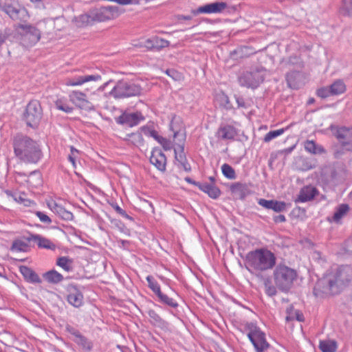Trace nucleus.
Instances as JSON below:
<instances>
[{
	"label": "nucleus",
	"mask_w": 352,
	"mask_h": 352,
	"mask_svg": "<svg viewBox=\"0 0 352 352\" xmlns=\"http://www.w3.org/2000/svg\"><path fill=\"white\" fill-rule=\"evenodd\" d=\"M140 130L145 135L151 137V138H154L155 140H157V142H158V140H160V138L162 137L158 135L157 132L155 130L151 129L149 126H142L140 128Z\"/></svg>",
	"instance_id": "nucleus-44"
},
{
	"label": "nucleus",
	"mask_w": 352,
	"mask_h": 352,
	"mask_svg": "<svg viewBox=\"0 0 352 352\" xmlns=\"http://www.w3.org/2000/svg\"><path fill=\"white\" fill-rule=\"evenodd\" d=\"M264 287L265 292L269 296H275L277 293V287L276 285H273L271 280L269 278L264 279Z\"/></svg>",
	"instance_id": "nucleus-37"
},
{
	"label": "nucleus",
	"mask_w": 352,
	"mask_h": 352,
	"mask_svg": "<svg viewBox=\"0 0 352 352\" xmlns=\"http://www.w3.org/2000/svg\"><path fill=\"white\" fill-rule=\"evenodd\" d=\"M274 221L276 223H282L286 221V218L283 214H279L274 217Z\"/></svg>",
	"instance_id": "nucleus-57"
},
{
	"label": "nucleus",
	"mask_w": 352,
	"mask_h": 352,
	"mask_svg": "<svg viewBox=\"0 0 352 352\" xmlns=\"http://www.w3.org/2000/svg\"><path fill=\"white\" fill-rule=\"evenodd\" d=\"M35 214L42 223L46 224H50L52 223L51 219L45 213L41 211H36Z\"/></svg>",
	"instance_id": "nucleus-49"
},
{
	"label": "nucleus",
	"mask_w": 352,
	"mask_h": 352,
	"mask_svg": "<svg viewBox=\"0 0 352 352\" xmlns=\"http://www.w3.org/2000/svg\"><path fill=\"white\" fill-rule=\"evenodd\" d=\"M258 204L266 208V209H271L272 208V200H267V199H259L258 200Z\"/></svg>",
	"instance_id": "nucleus-50"
},
{
	"label": "nucleus",
	"mask_w": 352,
	"mask_h": 352,
	"mask_svg": "<svg viewBox=\"0 0 352 352\" xmlns=\"http://www.w3.org/2000/svg\"><path fill=\"white\" fill-rule=\"evenodd\" d=\"M50 210L62 219L65 221H71L74 218L73 214L63 208L61 205L56 202H52L49 204Z\"/></svg>",
	"instance_id": "nucleus-22"
},
{
	"label": "nucleus",
	"mask_w": 352,
	"mask_h": 352,
	"mask_svg": "<svg viewBox=\"0 0 352 352\" xmlns=\"http://www.w3.org/2000/svg\"><path fill=\"white\" fill-rule=\"evenodd\" d=\"M317 95L322 98H326L331 96L332 94L330 90V87H324L318 89L317 91Z\"/></svg>",
	"instance_id": "nucleus-47"
},
{
	"label": "nucleus",
	"mask_w": 352,
	"mask_h": 352,
	"mask_svg": "<svg viewBox=\"0 0 352 352\" xmlns=\"http://www.w3.org/2000/svg\"><path fill=\"white\" fill-rule=\"evenodd\" d=\"M157 296L158 297L159 300L163 304H165L173 308H177L178 307V303L175 299L168 296L166 294H163L162 292H160L157 295Z\"/></svg>",
	"instance_id": "nucleus-36"
},
{
	"label": "nucleus",
	"mask_w": 352,
	"mask_h": 352,
	"mask_svg": "<svg viewBox=\"0 0 352 352\" xmlns=\"http://www.w3.org/2000/svg\"><path fill=\"white\" fill-rule=\"evenodd\" d=\"M148 315L149 316V320L153 325L161 329L166 327L167 322L163 320L154 310H148Z\"/></svg>",
	"instance_id": "nucleus-28"
},
{
	"label": "nucleus",
	"mask_w": 352,
	"mask_h": 352,
	"mask_svg": "<svg viewBox=\"0 0 352 352\" xmlns=\"http://www.w3.org/2000/svg\"><path fill=\"white\" fill-rule=\"evenodd\" d=\"M341 12L344 15L352 14V0H343Z\"/></svg>",
	"instance_id": "nucleus-45"
},
{
	"label": "nucleus",
	"mask_w": 352,
	"mask_h": 352,
	"mask_svg": "<svg viewBox=\"0 0 352 352\" xmlns=\"http://www.w3.org/2000/svg\"><path fill=\"white\" fill-rule=\"evenodd\" d=\"M236 102L237 103L238 107L246 108V104L243 98L239 96H235Z\"/></svg>",
	"instance_id": "nucleus-56"
},
{
	"label": "nucleus",
	"mask_w": 352,
	"mask_h": 352,
	"mask_svg": "<svg viewBox=\"0 0 352 352\" xmlns=\"http://www.w3.org/2000/svg\"><path fill=\"white\" fill-rule=\"evenodd\" d=\"M228 8V4L223 1H216L199 7L196 10H192L194 15L199 14H219L222 13Z\"/></svg>",
	"instance_id": "nucleus-11"
},
{
	"label": "nucleus",
	"mask_w": 352,
	"mask_h": 352,
	"mask_svg": "<svg viewBox=\"0 0 352 352\" xmlns=\"http://www.w3.org/2000/svg\"><path fill=\"white\" fill-rule=\"evenodd\" d=\"M30 240L36 243L40 248H45L47 250H54L56 248L55 244H54L50 239L39 234H32L30 238Z\"/></svg>",
	"instance_id": "nucleus-25"
},
{
	"label": "nucleus",
	"mask_w": 352,
	"mask_h": 352,
	"mask_svg": "<svg viewBox=\"0 0 352 352\" xmlns=\"http://www.w3.org/2000/svg\"><path fill=\"white\" fill-rule=\"evenodd\" d=\"M302 75L298 71L289 72L286 75L288 86L294 89H298L302 85Z\"/></svg>",
	"instance_id": "nucleus-23"
},
{
	"label": "nucleus",
	"mask_w": 352,
	"mask_h": 352,
	"mask_svg": "<svg viewBox=\"0 0 352 352\" xmlns=\"http://www.w3.org/2000/svg\"><path fill=\"white\" fill-rule=\"evenodd\" d=\"M344 250L349 254H352V238L346 240L344 243Z\"/></svg>",
	"instance_id": "nucleus-54"
},
{
	"label": "nucleus",
	"mask_w": 352,
	"mask_h": 352,
	"mask_svg": "<svg viewBox=\"0 0 352 352\" xmlns=\"http://www.w3.org/2000/svg\"><path fill=\"white\" fill-rule=\"evenodd\" d=\"M28 249L29 245L28 242L21 239H17L13 241L10 250L12 252H28Z\"/></svg>",
	"instance_id": "nucleus-34"
},
{
	"label": "nucleus",
	"mask_w": 352,
	"mask_h": 352,
	"mask_svg": "<svg viewBox=\"0 0 352 352\" xmlns=\"http://www.w3.org/2000/svg\"><path fill=\"white\" fill-rule=\"evenodd\" d=\"M178 19L179 20H191L192 19L190 15H180Z\"/></svg>",
	"instance_id": "nucleus-60"
},
{
	"label": "nucleus",
	"mask_w": 352,
	"mask_h": 352,
	"mask_svg": "<svg viewBox=\"0 0 352 352\" xmlns=\"http://www.w3.org/2000/svg\"><path fill=\"white\" fill-rule=\"evenodd\" d=\"M289 63L292 65H296L297 68H302V63L300 60V58L295 56V57H291L289 60Z\"/></svg>",
	"instance_id": "nucleus-53"
},
{
	"label": "nucleus",
	"mask_w": 352,
	"mask_h": 352,
	"mask_svg": "<svg viewBox=\"0 0 352 352\" xmlns=\"http://www.w3.org/2000/svg\"><path fill=\"white\" fill-rule=\"evenodd\" d=\"M42 118V109L37 100H32L27 105L25 114L27 124L31 127H36Z\"/></svg>",
	"instance_id": "nucleus-8"
},
{
	"label": "nucleus",
	"mask_w": 352,
	"mask_h": 352,
	"mask_svg": "<svg viewBox=\"0 0 352 352\" xmlns=\"http://www.w3.org/2000/svg\"><path fill=\"white\" fill-rule=\"evenodd\" d=\"M275 254L267 248H258L248 253L245 259L246 269L253 274L272 270L276 265Z\"/></svg>",
	"instance_id": "nucleus-3"
},
{
	"label": "nucleus",
	"mask_w": 352,
	"mask_h": 352,
	"mask_svg": "<svg viewBox=\"0 0 352 352\" xmlns=\"http://www.w3.org/2000/svg\"><path fill=\"white\" fill-rule=\"evenodd\" d=\"M295 318L300 322H302L304 320V316L302 313H300L298 311H296L295 313Z\"/></svg>",
	"instance_id": "nucleus-58"
},
{
	"label": "nucleus",
	"mask_w": 352,
	"mask_h": 352,
	"mask_svg": "<svg viewBox=\"0 0 352 352\" xmlns=\"http://www.w3.org/2000/svg\"><path fill=\"white\" fill-rule=\"evenodd\" d=\"M352 281V267L342 265L328 272L319 279L314 287V295L322 298L329 295L340 294Z\"/></svg>",
	"instance_id": "nucleus-1"
},
{
	"label": "nucleus",
	"mask_w": 352,
	"mask_h": 352,
	"mask_svg": "<svg viewBox=\"0 0 352 352\" xmlns=\"http://www.w3.org/2000/svg\"><path fill=\"white\" fill-rule=\"evenodd\" d=\"M267 73L268 72L263 67H256L243 72L239 77V82L242 87L255 89L263 82Z\"/></svg>",
	"instance_id": "nucleus-6"
},
{
	"label": "nucleus",
	"mask_w": 352,
	"mask_h": 352,
	"mask_svg": "<svg viewBox=\"0 0 352 352\" xmlns=\"http://www.w3.org/2000/svg\"><path fill=\"white\" fill-rule=\"evenodd\" d=\"M5 41V36L2 34L0 35V45H1Z\"/></svg>",
	"instance_id": "nucleus-63"
},
{
	"label": "nucleus",
	"mask_w": 352,
	"mask_h": 352,
	"mask_svg": "<svg viewBox=\"0 0 352 352\" xmlns=\"http://www.w3.org/2000/svg\"><path fill=\"white\" fill-rule=\"evenodd\" d=\"M158 142L162 146L165 151H170L173 148L172 142L165 138L161 137Z\"/></svg>",
	"instance_id": "nucleus-48"
},
{
	"label": "nucleus",
	"mask_w": 352,
	"mask_h": 352,
	"mask_svg": "<svg viewBox=\"0 0 352 352\" xmlns=\"http://www.w3.org/2000/svg\"><path fill=\"white\" fill-rule=\"evenodd\" d=\"M146 280L148 282V287L157 296L161 292L159 283L155 280V278L152 276H147Z\"/></svg>",
	"instance_id": "nucleus-41"
},
{
	"label": "nucleus",
	"mask_w": 352,
	"mask_h": 352,
	"mask_svg": "<svg viewBox=\"0 0 352 352\" xmlns=\"http://www.w3.org/2000/svg\"><path fill=\"white\" fill-rule=\"evenodd\" d=\"M0 9L8 14L12 19H15L18 17L19 10L10 5H5L1 6Z\"/></svg>",
	"instance_id": "nucleus-42"
},
{
	"label": "nucleus",
	"mask_w": 352,
	"mask_h": 352,
	"mask_svg": "<svg viewBox=\"0 0 352 352\" xmlns=\"http://www.w3.org/2000/svg\"><path fill=\"white\" fill-rule=\"evenodd\" d=\"M272 276L278 289L287 292L292 287L298 274L294 269L285 264H278L275 267Z\"/></svg>",
	"instance_id": "nucleus-5"
},
{
	"label": "nucleus",
	"mask_w": 352,
	"mask_h": 352,
	"mask_svg": "<svg viewBox=\"0 0 352 352\" xmlns=\"http://www.w3.org/2000/svg\"><path fill=\"white\" fill-rule=\"evenodd\" d=\"M56 265L67 272L72 270V260L67 256L58 258L56 261Z\"/></svg>",
	"instance_id": "nucleus-35"
},
{
	"label": "nucleus",
	"mask_w": 352,
	"mask_h": 352,
	"mask_svg": "<svg viewBox=\"0 0 352 352\" xmlns=\"http://www.w3.org/2000/svg\"><path fill=\"white\" fill-rule=\"evenodd\" d=\"M141 91L142 88L139 85L122 80L116 82L110 91V95L114 98H125L138 96Z\"/></svg>",
	"instance_id": "nucleus-7"
},
{
	"label": "nucleus",
	"mask_w": 352,
	"mask_h": 352,
	"mask_svg": "<svg viewBox=\"0 0 352 352\" xmlns=\"http://www.w3.org/2000/svg\"><path fill=\"white\" fill-rule=\"evenodd\" d=\"M294 318V317L292 315H289L286 317V320H293Z\"/></svg>",
	"instance_id": "nucleus-64"
},
{
	"label": "nucleus",
	"mask_w": 352,
	"mask_h": 352,
	"mask_svg": "<svg viewBox=\"0 0 352 352\" xmlns=\"http://www.w3.org/2000/svg\"><path fill=\"white\" fill-rule=\"evenodd\" d=\"M166 72L168 76H171L173 78H175V75L177 74L176 72L172 69H167Z\"/></svg>",
	"instance_id": "nucleus-61"
},
{
	"label": "nucleus",
	"mask_w": 352,
	"mask_h": 352,
	"mask_svg": "<svg viewBox=\"0 0 352 352\" xmlns=\"http://www.w3.org/2000/svg\"><path fill=\"white\" fill-rule=\"evenodd\" d=\"M19 271L28 281L31 283L39 282L38 275L31 268L27 266H21L19 267Z\"/></svg>",
	"instance_id": "nucleus-29"
},
{
	"label": "nucleus",
	"mask_w": 352,
	"mask_h": 352,
	"mask_svg": "<svg viewBox=\"0 0 352 352\" xmlns=\"http://www.w3.org/2000/svg\"><path fill=\"white\" fill-rule=\"evenodd\" d=\"M238 131L235 126L230 124L221 123L216 132V137L219 140H234Z\"/></svg>",
	"instance_id": "nucleus-13"
},
{
	"label": "nucleus",
	"mask_w": 352,
	"mask_h": 352,
	"mask_svg": "<svg viewBox=\"0 0 352 352\" xmlns=\"http://www.w3.org/2000/svg\"><path fill=\"white\" fill-rule=\"evenodd\" d=\"M13 147L15 155L25 163L36 164L43 157L40 144L28 136L22 135L15 136Z\"/></svg>",
	"instance_id": "nucleus-2"
},
{
	"label": "nucleus",
	"mask_w": 352,
	"mask_h": 352,
	"mask_svg": "<svg viewBox=\"0 0 352 352\" xmlns=\"http://www.w3.org/2000/svg\"><path fill=\"white\" fill-rule=\"evenodd\" d=\"M56 108L60 111L70 113L73 111L74 108L68 104L66 100L63 98L58 99L55 102Z\"/></svg>",
	"instance_id": "nucleus-38"
},
{
	"label": "nucleus",
	"mask_w": 352,
	"mask_h": 352,
	"mask_svg": "<svg viewBox=\"0 0 352 352\" xmlns=\"http://www.w3.org/2000/svg\"><path fill=\"white\" fill-rule=\"evenodd\" d=\"M43 276L50 283H58L63 280V275L56 270L47 272Z\"/></svg>",
	"instance_id": "nucleus-33"
},
{
	"label": "nucleus",
	"mask_w": 352,
	"mask_h": 352,
	"mask_svg": "<svg viewBox=\"0 0 352 352\" xmlns=\"http://www.w3.org/2000/svg\"><path fill=\"white\" fill-rule=\"evenodd\" d=\"M319 348L322 352H336L337 343L334 340H321L319 343Z\"/></svg>",
	"instance_id": "nucleus-31"
},
{
	"label": "nucleus",
	"mask_w": 352,
	"mask_h": 352,
	"mask_svg": "<svg viewBox=\"0 0 352 352\" xmlns=\"http://www.w3.org/2000/svg\"><path fill=\"white\" fill-rule=\"evenodd\" d=\"M78 150L74 148L73 146L71 147V154L68 156L69 161L72 164L73 167H76V157H75V153H78Z\"/></svg>",
	"instance_id": "nucleus-51"
},
{
	"label": "nucleus",
	"mask_w": 352,
	"mask_h": 352,
	"mask_svg": "<svg viewBox=\"0 0 352 352\" xmlns=\"http://www.w3.org/2000/svg\"><path fill=\"white\" fill-rule=\"evenodd\" d=\"M19 28L22 30L21 34L23 40H28L30 45H33L40 40L41 32L35 27L30 25H21Z\"/></svg>",
	"instance_id": "nucleus-17"
},
{
	"label": "nucleus",
	"mask_w": 352,
	"mask_h": 352,
	"mask_svg": "<svg viewBox=\"0 0 352 352\" xmlns=\"http://www.w3.org/2000/svg\"><path fill=\"white\" fill-rule=\"evenodd\" d=\"M119 15V8L115 6H100L90 9L75 17L76 25L80 28L92 25L96 23L111 20Z\"/></svg>",
	"instance_id": "nucleus-4"
},
{
	"label": "nucleus",
	"mask_w": 352,
	"mask_h": 352,
	"mask_svg": "<svg viewBox=\"0 0 352 352\" xmlns=\"http://www.w3.org/2000/svg\"><path fill=\"white\" fill-rule=\"evenodd\" d=\"M185 180L189 183V184H195V186H197V184H200L199 182H193L190 178L189 177H186L185 178Z\"/></svg>",
	"instance_id": "nucleus-62"
},
{
	"label": "nucleus",
	"mask_w": 352,
	"mask_h": 352,
	"mask_svg": "<svg viewBox=\"0 0 352 352\" xmlns=\"http://www.w3.org/2000/svg\"><path fill=\"white\" fill-rule=\"evenodd\" d=\"M330 129L342 145L349 144L352 142V127L331 125Z\"/></svg>",
	"instance_id": "nucleus-14"
},
{
	"label": "nucleus",
	"mask_w": 352,
	"mask_h": 352,
	"mask_svg": "<svg viewBox=\"0 0 352 352\" xmlns=\"http://www.w3.org/2000/svg\"><path fill=\"white\" fill-rule=\"evenodd\" d=\"M221 171L223 176L228 179H234L236 177L234 169L228 164L221 166Z\"/></svg>",
	"instance_id": "nucleus-39"
},
{
	"label": "nucleus",
	"mask_w": 352,
	"mask_h": 352,
	"mask_svg": "<svg viewBox=\"0 0 352 352\" xmlns=\"http://www.w3.org/2000/svg\"><path fill=\"white\" fill-rule=\"evenodd\" d=\"M169 45V41L158 36H153L141 43V46L151 50H160Z\"/></svg>",
	"instance_id": "nucleus-19"
},
{
	"label": "nucleus",
	"mask_w": 352,
	"mask_h": 352,
	"mask_svg": "<svg viewBox=\"0 0 352 352\" xmlns=\"http://www.w3.org/2000/svg\"><path fill=\"white\" fill-rule=\"evenodd\" d=\"M232 192L239 197V199H243L249 194V189L245 184L235 183L230 187Z\"/></svg>",
	"instance_id": "nucleus-26"
},
{
	"label": "nucleus",
	"mask_w": 352,
	"mask_h": 352,
	"mask_svg": "<svg viewBox=\"0 0 352 352\" xmlns=\"http://www.w3.org/2000/svg\"><path fill=\"white\" fill-rule=\"evenodd\" d=\"M116 3L120 5H131V4H138L139 3L138 0H116Z\"/></svg>",
	"instance_id": "nucleus-55"
},
{
	"label": "nucleus",
	"mask_w": 352,
	"mask_h": 352,
	"mask_svg": "<svg viewBox=\"0 0 352 352\" xmlns=\"http://www.w3.org/2000/svg\"><path fill=\"white\" fill-rule=\"evenodd\" d=\"M329 87L332 96L340 95L346 91V85L342 80L334 81Z\"/></svg>",
	"instance_id": "nucleus-30"
},
{
	"label": "nucleus",
	"mask_w": 352,
	"mask_h": 352,
	"mask_svg": "<svg viewBox=\"0 0 352 352\" xmlns=\"http://www.w3.org/2000/svg\"><path fill=\"white\" fill-rule=\"evenodd\" d=\"M69 100L77 107L89 109L92 104L88 100L85 94L80 91H72L69 94Z\"/></svg>",
	"instance_id": "nucleus-15"
},
{
	"label": "nucleus",
	"mask_w": 352,
	"mask_h": 352,
	"mask_svg": "<svg viewBox=\"0 0 352 352\" xmlns=\"http://www.w3.org/2000/svg\"><path fill=\"white\" fill-rule=\"evenodd\" d=\"M287 205L284 201H279L276 200H272L271 210L274 212H280L286 210Z\"/></svg>",
	"instance_id": "nucleus-46"
},
{
	"label": "nucleus",
	"mask_w": 352,
	"mask_h": 352,
	"mask_svg": "<svg viewBox=\"0 0 352 352\" xmlns=\"http://www.w3.org/2000/svg\"><path fill=\"white\" fill-rule=\"evenodd\" d=\"M349 209V207L347 204L340 205L337 208V209L333 214V220L335 221H338L348 212Z\"/></svg>",
	"instance_id": "nucleus-40"
},
{
	"label": "nucleus",
	"mask_w": 352,
	"mask_h": 352,
	"mask_svg": "<svg viewBox=\"0 0 352 352\" xmlns=\"http://www.w3.org/2000/svg\"><path fill=\"white\" fill-rule=\"evenodd\" d=\"M144 120L140 112L124 113L116 118V122L120 124L133 127Z\"/></svg>",
	"instance_id": "nucleus-12"
},
{
	"label": "nucleus",
	"mask_w": 352,
	"mask_h": 352,
	"mask_svg": "<svg viewBox=\"0 0 352 352\" xmlns=\"http://www.w3.org/2000/svg\"><path fill=\"white\" fill-rule=\"evenodd\" d=\"M150 162L161 172H164L166 167V157L161 149L155 148L151 151Z\"/></svg>",
	"instance_id": "nucleus-18"
},
{
	"label": "nucleus",
	"mask_w": 352,
	"mask_h": 352,
	"mask_svg": "<svg viewBox=\"0 0 352 352\" xmlns=\"http://www.w3.org/2000/svg\"><path fill=\"white\" fill-rule=\"evenodd\" d=\"M113 208L118 214H120L123 217H124L126 219H131V217L123 209H122L118 205H116L115 206H113Z\"/></svg>",
	"instance_id": "nucleus-52"
},
{
	"label": "nucleus",
	"mask_w": 352,
	"mask_h": 352,
	"mask_svg": "<svg viewBox=\"0 0 352 352\" xmlns=\"http://www.w3.org/2000/svg\"><path fill=\"white\" fill-rule=\"evenodd\" d=\"M285 129H280L275 131H270L268 132L264 137V142H269L273 139L276 138L277 137L283 135L284 132L285 131Z\"/></svg>",
	"instance_id": "nucleus-43"
},
{
	"label": "nucleus",
	"mask_w": 352,
	"mask_h": 352,
	"mask_svg": "<svg viewBox=\"0 0 352 352\" xmlns=\"http://www.w3.org/2000/svg\"><path fill=\"white\" fill-rule=\"evenodd\" d=\"M248 337L254 345L256 352H263L268 346L265 333L253 324L249 325Z\"/></svg>",
	"instance_id": "nucleus-9"
},
{
	"label": "nucleus",
	"mask_w": 352,
	"mask_h": 352,
	"mask_svg": "<svg viewBox=\"0 0 352 352\" xmlns=\"http://www.w3.org/2000/svg\"><path fill=\"white\" fill-rule=\"evenodd\" d=\"M101 76L99 74H86V75H75L65 80V84L67 86H81L83 84L90 81H99Z\"/></svg>",
	"instance_id": "nucleus-16"
},
{
	"label": "nucleus",
	"mask_w": 352,
	"mask_h": 352,
	"mask_svg": "<svg viewBox=\"0 0 352 352\" xmlns=\"http://www.w3.org/2000/svg\"><path fill=\"white\" fill-rule=\"evenodd\" d=\"M177 136H181V144H178L177 146L174 148L175 152V160L177 162V165L182 167V168L186 171L189 172L191 170V166L190 164L188 162L186 155L184 153V140L185 135L182 133L180 134L179 131H176L174 133V138H176Z\"/></svg>",
	"instance_id": "nucleus-10"
},
{
	"label": "nucleus",
	"mask_w": 352,
	"mask_h": 352,
	"mask_svg": "<svg viewBox=\"0 0 352 352\" xmlns=\"http://www.w3.org/2000/svg\"><path fill=\"white\" fill-rule=\"evenodd\" d=\"M318 191L317 188L313 186L309 185L302 187L297 198L295 200L296 203H305L312 200L317 195Z\"/></svg>",
	"instance_id": "nucleus-20"
},
{
	"label": "nucleus",
	"mask_w": 352,
	"mask_h": 352,
	"mask_svg": "<svg viewBox=\"0 0 352 352\" xmlns=\"http://www.w3.org/2000/svg\"><path fill=\"white\" fill-rule=\"evenodd\" d=\"M67 297V302L74 307H80L83 305V295L75 287H69Z\"/></svg>",
	"instance_id": "nucleus-21"
},
{
	"label": "nucleus",
	"mask_w": 352,
	"mask_h": 352,
	"mask_svg": "<svg viewBox=\"0 0 352 352\" xmlns=\"http://www.w3.org/2000/svg\"><path fill=\"white\" fill-rule=\"evenodd\" d=\"M305 149L312 154H321L325 152L322 146L317 145L312 140H307L305 143Z\"/></svg>",
	"instance_id": "nucleus-32"
},
{
	"label": "nucleus",
	"mask_w": 352,
	"mask_h": 352,
	"mask_svg": "<svg viewBox=\"0 0 352 352\" xmlns=\"http://www.w3.org/2000/svg\"><path fill=\"white\" fill-rule=\"evenodd\" d=\"M129 144H131L136 147H140L144 144L142 135L140 132L127 134L124 138Z\"/></svg>",
	"instance_id": "nucleus-27"
},
{
	"label": "nucleus",
	"mask_w": 352,
	"mask_h": 352,
	"mask_svg": "<svg viewBox=\"0 0 352 352\" xmlns=\"http://www.w3.org/2000/svg\"><path fill=\"white\" fill-rule=\"evenodd\" d=\"M223 100L226 102L225 107L227 109H230L231 108V104H230V100L228 97L226 95L223 96Z\"/></svg>",
	"instance_id": "nucleus-59"
},
{
	"label": "nucleus",
	"mask_w": 352,
	"mask_h": 352,
	"mask_svg": "<svg viewBox=\"0 0 352 352\" xmlns=\"http://www.w3.org/2000/svg\"><path fill=\"white\" fill-rule=\"evenodd\" d=\"M197 186L203 192L207 193L212 199L218 198L221 195V191L218 187L212 184L201 183L197 184Z\"/></svg>",
	"instance_id": "nucleus-24"
}]
</instances>
